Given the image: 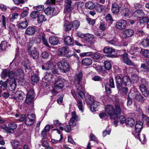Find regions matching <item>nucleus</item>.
Here are the masks:
<instances>
[{
    "label": "nucleus",
    "mask_w": 149,
    "mask_h": 149,
    "mask_svg": "<svg viewBox=\"0 0 149 149\" xmlns=\"http://www.w3.org/2000/svg\"><path fill=\"white\" fill-rule=\"evenodd\" d=\"M23 75V71L21 69L17 70L14 69L11 71L7 69L4 70L2 72L1 76L2 78H5L7 76L9 78L6 80V82L10 81H16L17 79L22 78Z\"/></svg>",
    "instance_id": "nucleus-1"
},
{
    "label": "nucleus",
    "mask_w": 149,
    "mask_h": 149,
    "mask_svg": "<svg viewBox=\"0 0 149 149\" xmlns=\"http://www.w3.org/2000/svg\"><path fill=\"white\" fill-rule=\"evenodd\" d=\"M115 109L112 105H108L105 108V111L112 118L115 115H118L120 114L121 109L120 107L119 104H115Z\"/></svg>",
    "instance_id": "nucleus-2"
},
{
    "label": "nucleus",
    "mask_w": 149,
    "mask_h": 149,
    "mask_svg": "<svg viewBox=\"0 0 149 149\" xmlns=\"http://www.w3.org/2000/svg\"><path fill=\"white\" fill-rule=\"evenodd\" d=\"M27 48L28 54L33 59H37L39 56V53L33 40H31L29 42Z\"/></svg>",
    "instance_id": "nucleus-3"
},
{
    "label": "nucleus",
    "mask_w": 149,
    "mask_h": 149,
    "mask_svg": "<svg viewBox=\"0 0 149 149\" xmlns=\"http://www.w3.org/2000/svg\"><path fill=\"white\" fill-rule=\"evenodd\" d=\"M115 78L118 91H121V93L124 96L127 95L128 92V89L127 87H122V80L120 76H117L115 77Z\"/></svg>",
    "instance_id": "nucleus-4"
},
{
    "label": "nucleus",
    "mask_w": 149,
    "mask_h": 149,
    "mask_svg": "<svg viewBox=\"0 0 149 149\" xmlns=\"http://www.w3.org/2000/svg\"><path fill=\"white\" fill-rule=\"evenodd\" d=\"M58 69L61 72L66 73L70 70L69 64L67 62L59 61L57 63Z\"/></svg>",
    "instance_id": "nucleus-5"
},
{
    "label": "nucleus",
    "mask_w": 149,
    "mask_h": 149,
    "mask_svg": "<svg viewBox=\"0 0 149 149\" xmlns=\"http://www.w3.org/2000/svg\"><path fill=\"white\" fill-rule=\"evenodd\" d=\"M74 84L77 89V93L79 96L83 99L85 97V94L84 93V88L81 84V83H75Z\"/></svg>",
    "instance_id": "nucleus-6"
},
{
    "label": "nucleus",
    "mask_w": 149,
    "mask_h": 149,
    "mask_svg": "<svg viewBox=\"0 0 149 149\" xmlns=\"http://www.w3.org/2000/svg\"><path fill=\"white\" fill-rule=\"evenodd\" d=\"M64 82L62 78H58L55 79L54 83V88L55 89H61L64 87Z\"/></svg>",
    "instance_id": "nucleus-7"
},
{
    "label": "nucleus",
    "mask_w": 149,
    "mask_h": 149,
    "mask_svg": "<svg viewBox=\"0 0 149 149\" xmlns=\"http://www.w3.org/2000/svg\"><path fill=\"white\" fill-rule=\"evenodd\" d=\"M35 119V116L33 113L28 114L25 119V123L29 126L32 125L34 123Z\"/></svg>",
    "instance_id": "nucleus-8"
},
{
    "label": "nucleus",
    "mask_w": 149,
    "mask_h": 149,
    "mask_svg": "<svg viewBox=\"0 0 149 149\" xmlns=\"http://www.w3.org/2000/svg\"><path fill=\"white\" fill-rule=\"evenodd\" d=\"M126 25V21L124 19H121L116 22L115 26L118 30H122L125 29Z\"/></svg>",
    "instance_id": "nucleus-9"
},
{
    "label": "nucleus",
    "mask_w": 149,
    "mask_h": 149,
    "mask_svg": "<svg viewBox=\"0 0 149 149\" xmlns=\"http://www.w3.org/2000/svg\"><path fill=\"white\" fill-rule=\"evenodd\" d=\"M79 120V118L76 115L75 112L73 111L72 113L71 117L69 122V124L72 125L73 126H76L77 122Z\"/></svg>",
    "instance_id": "nucleus-10"
},
{
    "label": "nucleus",
    "mask_w": 149,
    "mask_h": 149,
    "mask_svg": "<svg viewBox=\"0 0 149 149\" xmlns=\"http://www.w3.org/2000/svg\"><path fill=\"white\" fill-rule=\"evenodd\" d=\"M122 34L123 38L127 39L134 35V31L131 29H126L123 31Z\"/></svg>",
    "instance_id": "nucleus-11"
},
{
    "label": "nucleus",
    "mask_w": 149,
    "mask_h": 149,
    "mask_svg": "<svg viewBox=\"0 0 149 149\" xmlns=\"http://www.w3.org/2000/svg\"><path fill=\"white\" fill-rule=\"evenodd\" d=\"M145 15L144 12L142 10H140L134 11L133 13V16L134 19L139 20Z\"/></svg>",
    "instance_id": "nucleus-12"
},
{
    "label": "nucleus",
    "mask_w": 149,
    "mask_h": 149,
    "mask_svg": "<svg viewBox=\"0 0 149 149\" xmlns=\"http://www.w3.org/2000/svg\"><path fill=\"white\" fill-rule=\"evenodd\" d=\"M122 56V58L124 63L127 65L130 66L134 65V63L128 57V54H127L125 53Z\"/></svg>",
    "instance_id": "nucleus-13"
},
{
    "label": "nucleus",
    "mask_w": 149,
    "mask_h": 149,
    "mask_svg": "<svg viewBox=\"0 0 149 149\" xmlns=\"http://www.w3.org/2000/svg\"><path fill=\"white\" fill-rule=\"evenodd\" d=\"M82 36L81 42L83 43L86 44L87 42L92 40L94 38L93 35L91 34H87Z\"/></svg>",
    "instance_id": "nucleus-14"
},
{
    "label": "nucleus",
    "mask_w": 149,
    "mask_h": 149,
    "mask_svg": "<svg viewBox=\"0 0 149 149\" xmlns=\"http://www.w3.org/2000/svg\"><path fill=\"white\" fill-rule=\"evenodd\" d=\"M75 4L78 11L81 13H84V3L82 1H79L75 3Z\"/></svg>",
    "instance_id": "nucleus-15"
},
{
    "label": "nucleus",
    "mask_w": 149,
    "mask_h": 149,
    "mask_svg": "<svg viewBox=\"0 0 149 149\" xmlns=\"http://www.w3.org/2000/svg\"><path fill=\"white\" fill-rule=\"evenodd\" d=\"M122 85L129 87L131 85V81L130 78L127 76H125L122 79Z\"/></svg>",
    "instance_id": "nucleus-16"
},
{
    "label": "nucleus",
    "mask_w": 149,
    "mask_h": 149,
    "mask_svg": "<svg viewBox=\"0 0 149 149\" xmlns=\"http://www.w3.org/2000/svg\"><path fill=\"white\" fill-rule=\"evenodd\" d=\"M111 11L113 14H117L120 11L119 6L118 4L116 3H113L111 6Z\"/></svg>",
    "instance_id": "nucleus-17"
},
{
    "label": "nucleus",
    "mask_w": 149,
    "mask_h": 149,
    "mask_svg": "<svg viewBox=\"0 0 149 149\" xmlns=\"http://www.w3.org/2000/svg\"><path fill=\"white\" fill-rule=\"evenodd\" d=\"M64 42L65 45H67L72 46L74 45L73 39L70 36H67L65 38Z\"/></svg>",
    "instance_id": "nucleus-18"
},
{
    "label": "nucleus",
    "mask_w": 149,
    "mask_h": 149,
    "mask_svg": "<svg viewBox=\"0 0 149 149\" xmlns=\"http://www.w3.org/2000/svg\"><path fill=\"white\" fill-rule=\"evenodd\" d=\"M96 10L99 13H103L105 10V7L103 5L97 3L95 6Z\"/></svg>",
    "instance_id": "nucleus-19"
},
{
    "label": "nucleus",
    "mask_w": 149,
    "mask_h": 149,
    "mask_svg": "<svg viewBox=\"0 0 149 149\" xmlns=\"http://www.w3.org/2000/svg\"><path fill=\"white\" fill-rule=\"evenodd\" d=\"M143 123L141 121H138L136 123L135 126V130L137 133H139L141 132L142 128Z\"/></svg>",
    "instance_id": "nucleus-20"
},
{
    "label": "nucleus",
    "mask_w": 149,
    "mask_h": 149,
    "mask_svg": "<svg viewBox=\"0 0 149 149\" xmlns=\"http://www.w3.org/2000/svg\"><path fill=\"white\" fill-rule=\"evenodd\" d=\"M92 63V59L90 58H83L82 61V64L85 66H89Z\"/></svg>",
    "instance_id": "nucleus-21"
},
{
    "label": "nucleus",
    "mask_w": 149,
    "mask_h": 149,
    "mask_svg": "<svg viewBox=\"0 0 149 149\" xmlns=\"http://www.w3.org/2000/svg\"><path fill=\"white\" fill-rule=\"evenodd\" d=\"M15 98H18L20 100H23L24 97V95L23 92L20 91H16L14 95Z\"/></svg>",
    "instance_id": "nucleus-22"
},
{
    "label": "nucleus",
    "mask_w": 149,
    "mask_h": 149,
    "mask_svg": "<svg viewBox=\"0 0 149 149\" xmlns=\"http://www.w3.org/2000/svg\"><path fill=\"white\" fill-rule=\"evenodd\" d=\"M82 77V73L81 72H79L78 73L76 74L74 83H81V79Z\"/></svg>",
    "instance_id": "nucleus-23"
},
{
    "label": "nucleus",
    "mask_w": 149,
    "mask_h": 149,
    "mask_svg": "<svg viewBox=\"0 0 149 149\" xmlns=\"http://www.w3.org/2000/svg\"><path fill=\"white\" fill-rule=\"evenodd\" d=\"M69 51L68 47H63L59 49L58 54L60 55H65L67 54L69 52Z\"/></svg>",
    "instance_id": "nucleus-24"
},
{
    "label": "nucleus",
    "mask_w": 149,
    "mask_h": 149,
    "mask_svg": "<svg viewBox=\"0 0 149 149\" xmlns=\"http://www.w3.org/2000/svg\"><path fill=\"white\" fill-rule=\"evenodd\" d=\"M35 29L34 27L29 26L26 29L25 34L28 35H32L35 33Z\"/></svg>",
    "instance_id": "nucleus-25"
},
{
    "label": "nucleus",
    "mask_w": 149,
    "mask_h": 149,
    "mask_svg": "<svg viewBox=\"0 0 149 149\" xmlns=\"http://www.w3.org/2000/svg\"><path fill=\"white\" fill-rule=\"evenodd\" d=\"M49 43L51 45H57L59 41L58 38L54 36L50 37L49 38Z\"/></svg>",
    "instance_id": "nucleus-26"
},
{
    "label": "nucleus",
    "mask_w": 149,
    "mask_h": 149,
    "mask_svg": "<svg viewBox=\"0 0 149 149\" xmlns=\"http://www.w3.org/2000/svg\"><path fill=\"white\" fill-rule=\"evenodd\" d=\"M17 127V125L14 123H11L8 124V129L9 133H13L14 132V130Z\"/></svg>",
    "instance_id": "nucleus-27"
},
{
    "label": "nucleus",
    "mask_w": 149,
    "mask_h": 149,
    "mask_svg": "<svg viewBox=\"0 0 149 149\" xmlns=\"http://www.w3.org/2000/svg\"><path fill=\"white\" fill-rule=\"evenodd\" d=\"M100 103L97 101H94L91 103V106L90 109L93 111H96L98 110V107Z\"/></svg>",
    "instance_id": "nucleus-28"
},
{
    "label": "nucleus",
    "mask_w": 149,
    "mask_h": 149,
    "mask_svg": "<svg viewBox=\"0 0 149 149\" xmlns=\"http://www.w3.org/2000/svg\"><path fill=\"white\" fill-rule=\"evenodd\" d=\"M85 6L88 9L92 10L95 8L96 5L93 2L89 1L86 3Z\"/></svg>",
    "instance_id": "nucleus-29"
},
{
    "label": "nucleus",
    "mask_w": 149,
    "mask_h": 149,
    "mask_svg": "<svg viewBox=\"0 0 149 149\" xmlns=\"http://www.w3.org/2000/svg\"><path fill=\"white\" fill-rule=\"evenodd\" d=\"M135 123L134 120L132 118H128L126 119L125 124L128 127H132Z\"/></svg>",
    "instance_id": "nucleus-30"
},
{
    "label": "nucleus",
    "mask_w": 149,
    "mask_h": 149,
    "mask_svg": "<svg viewBox=\"0 0 149 149\" xmlns=\"http://www.w3.org/2000/svg\"><path fill=\"white\" fill-rule=\"evenodd\" d=\"M72 0H65V1L66 4L65 10L67 12L70 13L72 11V8L71 7V4L72 3Z\"/></svg>",
    "instance_id": "nucleus-31"
},
{
    "label": "nucleus",
    "mask_w": 149,
    "mask_h": 149,
    "mask_svg": "<svg viewBox=\"0 0 149 149\" xmlns=\"http://www.w3.org/2000/svg\"><path fill=\"white\" fill-rule=\"evenodd\" d=\"M103 52L104 53L111 54L115 52V49L111 47H104L103 49Z\"/></svg>",
    "instance_id": "nucleus-32"
},
{
    "label": "nucleus",
    "mask_w": 149,
    "mask_h": 149,
    "mask_svg": "<svg viewBox=\"0 0 149 149\" xmlns=\"http://www.w3.org/2000/svg\"><path fill=\"white\" fill-rule=\"evenodd\" d=\"M134 98L139 102L144 101L145 99L141 94L138 92L136 93L134 97Z\"/></svg>",
    "instance_id": "nucleus-33"
},
{
    "label": "nucleus",
    "mask_w": 149,
    "mask_h": 149,
    "mask_svg": "<svg viewBox=\"0 0 149 149\" xmlns=\"http://www.w3.org/2000/svg\"><path fill=\"white\" fill-rule=\"evenodd\" d=\"M7 83H9V90H15L16 87V81H10L8 82H7Z\"/></svg>",
    "instance_id": "nucleus-34"
},
{
    "label": "nucleus",
    "mask_w": 149,
    "mask_h": 149,
    "mask_svg": "<svg viewBox=\"0 0 149 149\" xmlns=\"http://www.w3.org/2000/svg\"><path fill=\"white\" fill-rule=\"evenodd\" d=\"M65 30L67 31L70 30L72 27V25L68 21H65L64 24Z\"/></svg>",
    "instance_id": "nucleus-35"
},
{
    "label": "nucleus",
    "mask_w": 149,
    "mask_h": 149,
    "mask_svg": "<svg viewBox=\"0 0 149 149\" xmlns=\"http://www.w3.org/2000/svg\"><path fill=\"white\" fill-rule=\"evenodd\" d=\"M93 58L94 61H97L98 60L102 59L103 56L100 53L95 52L93 54Z\"/></svg>",
    "instance_id": "nucleus-36"
},
{
    "label": "nucleus",
    "mask_w": 149,
    "mask_h": 149,
    "mask_svg": "<svg viewBox=\"0 0 149 149\" xmlns=\"http://www.w3.org/2000/svg\"><path fill=\"white\" fill-rule=\"evenodd\" d=\"M54 8H46L45 10L46 14L47 15H55L56 14L54 13Z\"/></svg>",
    "instance_id": "nucleus-37"
},
{
    "label": "nucleus",
    "mask_w": 149,
    "mask_h": 149,
    "mask_svg": "<svg viewBox=\"0 0 149 149\" xmlns=\"http://www.w3.org/2000/svg\"><path fill=\"white\" fill-rule=\"evenodd\" d=\"M28 22L26 21H25L20 23L19 24V27L21 29L26 28L28 26Z\"/></svg>",
    "instance_id": "nucleus-38"
},
{
    "label": "nucleus",
    "mask_w": 149,
    "mask_h": 149,
    "mask_svg": "<svg viewBox=\"0 0 149 149\" xmlns=\"http://www.w3.org/2000/svg\"><path fill=\"white\" fill-rule=\"evenodd\" d=\"M7 42L5 41H2L0 44V50L1 51L5 50L7 47Z\"/></svg>",
    "instance_id": "nucleus-39"
},
{
    "label": "nucleus",
    "mask_w": 149,
    "mask_h": 149,
    "mask_svg": "<svg viewBox=\"0 0 149 149\" xmlns=\"http://www.w3.org/2000/svg\"><path fill=\"white\" fill-rule=\"evenodd\" d=\"M132 49H134V51H132V50H130L129 51V52L132 55L133 54H136V55L137 54H139L140 49L139 48H138L136 47H132Z\"/></svg>",
    "instance_id": "nucleus-40"
},
{
    "label": "nucleus",
    "mask_w": 149,
    "mask_h": 149,
    "mask_svg": "<svg viewBox=\"0 0 149 149\" xmlns=\"http://www.w3.org/2000/svg\"><path fill=\"white\" fill-rule=\"evenodd\" d=\"M80 23L78 20H75L72 23V26L74 29H77L79 27Z\"/></svg>",
    "instance_id": "nucleus-41"
},
{
    "label": "nucleus",
    "mask_w": 149,
    "mask_h": 149,
    "mask_svg": "<svg viewBox=\"0 0 149 149\" xmlns=\"http://www.w3.org/2000/svg\"><path fill=\"white\" fill-rule=\"evenodd\" d=\"M142 44L144 47H147L149 46V35L146 39H144L143 40Z\"/></svg>",
    "instance_id": "nucleus-42"
},
{
    "label": "nucleus",
    "mask_w": 149,
    "mask_h": 149,
    "mask_svg": "<svg viewBox=\"0 0 149 149\" xmlns=\"http://www.w3.org/2000/svg\"><path fill=\"white\" fill-rule=\"evenodd\" d=\"M118 122H120L121 123H123L126 122V119L123 116H116Z\"/></svg>",
    "instance_id": "nucleus-43"
},
{
    "label": "nucleus",
    "mask_w": 149,
    "mask_h": 149,
    "mask_svg": "<svg viewBox=\"0 0 149 149\" xmlns=\"http://www.w3.org/2000/svg\"><path fill=\"white\" fill-rule=\"evenodd\" d=\"M39 12L38 11H33L32 12L31 14V17L33 19H36L38 17V15H40Z\"/></svg>",
    "instance_id": "nucleus-44"
},
{
    "label": "nucleus",
    "mask_w": 149,
    "mask_h": 149,
    "mask_svg": "<svg viewBox=\"0 0 149 149\" xmlns=\"http://www.w3.org/2000/svg\"><path fill=\"white\" fill-rule=\"evenodd\" d=\"M138 138L139 140L143 144H144V142L146 141V136L145 134H143L141 136H140L139 134L138 133L137 134Z\"/></svg>",
    "instance_id": "nucleus-45"
},
{
    "label": "nucleus",
    "mask_w": 149,
    "mask_h": 149,
    "mask_svg": "<svg viewBox=\"0 0 149 149\" xmlns=\"http://www.w3.org/2000/svg\"><path fill=\"white\" fill-rule=\"evenodd\" d=\"M77 101V105L78 108L82 112L83 111V107L82 100L81 99H79Z\"/></svg>",
    "instance_id": "nucleus-46"
},
{
    "label": "nucleus",
    "mask_w": 149,
    "mask_h": 149,
    "mask_svg": "<svg viewBox=\"0 0 149 149\" xmlns=\"http://www.w3.org/2000/svg\"><path fill=\"white\" fill-rule=\"evenodd\" d=\"M46 19L45 18V16L43 15H41L38 16V23H41L43 22L46 21Z\"/></svg>",
    "instance_id": "nucleus-47"
},
{
    "label": "nucleus",
    "mask_w": 149,
    "mask_h": 149,
    "mask_svg": "<svg viewBox=\"0 0 149 149\" xmlns=\"http://www.w3.org/2000/svg\"><path fill=\"white\" fill-rule=\"evenodd\" d=\"M34 90L33 89H31L28 92L27 97L32 98L34 97Z\"/></svg>",
    "instance_id": "nucleus-48"
},
{
    "label": "nucleus",
    "mask_w": 149,
    "mask_h": 149,
    "mask_svg": "<svg viewBox=\"0 0 149 149\" xmlns=\"http://www.w3.org/2000/svg\"><path fill=\"white\" fill-rule=\"evenodd\" d=\"M52 77V74L50 73L47 72L46 73V75L44 77L45 79L47 80L50 81L51 80Z\"/></svg>",
    "instance_id": "nucleus-49"
},
{
    "label": "nucleus",
    "mask_w": 149,
    "mask_h": 149,
    "mask_svg": "<svg viewBox=\"0 0 149 149\" xmlns=\"http://www.w3.org/2000/svg\"><path fill=\"white\" fill-rule=\"evenodd\" d=\"M1 20L2 22L4 28H6V23L8 20V19L6 18L4 15H2L1 17Z\"/></svg>",
    "instance_id": "nucleus-50"
},
{
    "label": "nucleus",
    "mask_w": 149,
    "mask_h": 149,
    "mask_svg": "<svg viewBox=\"0 0 149 149\" xmlns=\"http://www.w3.org/2000/svg\"><path fill=\"white\" fill-rule=\"evenodd\" d=\"M104 66L106 69L109 70L111 67L110 63L108 61H106L104 62Z\"/></svg>",
    "instance_id": "nucleus-51"
},
{
    "label": "nucleus",
    "mask_w": 149,
    "mask_h": 149,
    "mask_svg": "<svg viewBox=\"0 0 149 149\" xmlns=\"http://www.w3.org/2000/svg\"><path fill=\"white\" fill-rule=\"evenodd\" d=\"M11 144L14 148H17L19 145V143L17 140H14L11 142Z\"/></svg>",
    "instance_id": "nucleus-52"
},
{
    "label": "nucleus",
    "mask_w": 149,
    "mask_h": 149,
    "mask_svg": "<svg viewBox=\"0 0 149 149\" xmlns=\"http://www.w3.org/2000/svg\"><path fill=\"white\" fill-rule=\"evenodd\" d=\"M42 42L44 45L48 47H49L50 46L48 42L47 41L45 38L44 35H42Z\"/></svg>",
    "instance_id": "nucleus-53"
},
{
    "label": "nucleus",
    "mask_w": 149,
    "mask_h": 149,
    "mask_svg": "<svg viewBox=\"0 0 149 149\" xmlns=\"http://www.w3.org/2000/svg\"><path fill=\"white\" fill-rule=\"evenodd\" d=\"M31 79L32 82L37 83L39 81L38 77L36 74L32 75L31 77Z\"/></svg>",
    "instance_id": "nucleus-54"
},
{
    "label": "nucleus",
    "mask_w": 149,
    "mask_h": 149,
    "mask_svg": "<svg viewBox=\"0 0 149 149\" xmlns=\"http://www.w3.org/2000/svg\"><path fill=\"white\" fill-rule=\"evenodd\" d=\"M93 67L97 71L99 72L102 69V67L100 65H99L97 63L93 64Z\"/></svg>",
    "instance_id": "nucleus-55"
},
{
    "label": "nucleus",
    "mask_w": 149,
    "mask_h": 149,
    "mask_svg": "<svg viewBox=\"0 0 149 149\" xmlns=\"http://www.w3.org/2000/svg\"><path fill=\"white\" fill-rule=\"evenodd\" d=\"M71 126H73V125H70V124H69V125L65 126L64 127L65 131L67 132H70L72 130Z\"/></svg>",
    "instance_id": "nucleus-56"
},
{
    "label": "nucleus",
    "mask_w": 149,
    "mask_h": 149,
    "mask_svg": "<svg viewBox=\"0 0 149 149\" xmlns=\"http://www.w3.org/2000/svg\"><path fill=\"white\" fill-rule=\"evenodd\" d=\"M93 53L91 52H83L80 54L81 57H84L85 56H89L92 55Z\"/></svg>",
    "instance_id": "nucleus-57"
},
{
    "label": "nucleus",
    "mask_w": 149,
    "mask_h": 149,
    "mask_svg": "<svg viewBox=\"0 0 149 149\" xmlns=\"http://www.w3.org/2000/svg\"><path fill=\"white\" fill-rule=\"evenodd\" d=\"M86 20L88 23L90 24L93 25L95 23V19L90 18H87Z\"/></svg>",
    "instance_id": "nucleus-58"
},
{
    "label": "nucleus",
    "mask_w": 149,
    "mask_h": 149,
    "mask_svg": "<svg viewBox=\"0 0 149 149\" xmlns=\"http://www.w3.org/2000/svg\"><path fill=\"white\" fill-rule=\"evenodd\" d=\"M41 57L44 59L48 58L49 56V54L46 52H42L41 53Z\"/></svg>",
    "instance_id": "nucleus-59"
},
{
    "label": "nucleus",
    "mask_w": 149,
    "mask_h": 149,
    "mask_svg": "<svg viewBox=\"0 0 149 149\" xmlns=\"http://www.w3.org/2000/svg\"><path fill=\"white\" fill-rule=\"evenodd\" d=\"M33 99L32 98L26 97L25 102L28 104H30L33 102Z\"/></svg>",
    "instance_id": "nucleus-60"
},
{
    "label": "nucleus",
    "mask_w": 149,
    "mask_h": 149,
    "mask_svg": "<svg viewBox=\"0 0 149 149\" xmlns=\"http://www.w3.org/2000/svg\"><path fill=\"white\" fill-rule=\"evenodd\" d=\"M7 86L8 84L6 81L4 82L2 80L0 81V88H1L2 86L4 88H6L7 87Z\"/></svg>",
    "instance_id": "nucleus-61"
},
{
    "label": "nucleus",
    "mask_w": 149,
    "mask_h": 149,
    "mask_svg": "<svg viewBox=\"0 0 149 149\" xmlns=\"http://www.w3.org/2000/svg\"><path fill=\"white\" fill-rule=\"evenodd\" d=\"M48 68L49 70H52L54 68V65L53 62L51 61L47 62Z\"/></svg>",
    "instance_id": "nucleus-62"
},
{
    "label": "nucleus",
    "mask_w": 149,
    "mask_h": 149,
    "mask_svg": "<svg viewBox=\"0 0 149 149\" xmlns=\"http://www.w3.org/2000/svg\"><path fill=\"white\" fill-rule=\"evenodd\" d=\"M143 55L146 58H149V50H145L142 52Z\"/></svg>",
    "instance_id": "nucleus-63"
},
{
    "label": "nucleus",
    "mask_w": 149,
    "mask_h": 149,
    "mask_svg": "<svg viewBox=\"0 0 149 149\" xmlns=\"http://www.w3.org/2000/svg\"><path fill=\"white\" fill-rule=\"evenodd\" d=\"M99 115L100 118H105L107 116L104 111H102L100 113Z\"/></svg>",
    "instance_id": "nucleus-64"
}]
</instances>
